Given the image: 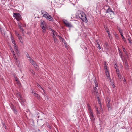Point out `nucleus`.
Returning a JSON list of instances; mask_svg holds the SVG:
<instances>
[{
	"instance_id": "obj_1",
	"label": "nucleus",
	"mask_w": 132,
	"mask_h": 132,
	"mask_svg": "<svg viewBox=\"0 0 132 132\" xmlns=\"http://www.w3.org/2000/svg\"><path fill=\"white\" fill-rule=\"evenodd\" d=\"M41 12L42 14H43V17L47 18L51 21H52L53 20V18L48 14L47 12H44L43 10H42Z\"/></svg>"
},
{
	"instance_id": "obj_2",
	"label": "nucleus",
	"mask_w": 132,
	"mask_h": 132,
	"mask_svg": "<svg viewBox=\"0 0 132 132\" xmlns=\"http://www.w3.org/2000/svg\"><path fill=\"white\" fill-rule=\"evenodd\" d=\"M79 16L80 18L82 20V21L86 23L88 22L87 18L86 17V15L85 13L84 12L80 13L79 14Z\"/></svg>"
},
{
	"instance_id": "obj_3",
	"label": "nucleus",
	"mask_w": 132,
	"mask_h": 132,
	"mask_svg": "<svg viewBox=\"0 0 132 132\" xmlns=\"http://www.w3.org/2000/svg\"><path fill=\"white\" fill-rule=\"evenodd\" d=\"M106 13L109 14L108 15L109 18L112 19L113 18V15H114V12L110 8H109L107 10Z\"/></svg>"
},
{
	"instance_id": "obj_4",
	"label": "nucleus",
	"mask_w": 132,
	"mask_h": 132,
	"mask_svg": "<svg viewBox=\"0 0 132 132\" xmlns=\"http://www.w3.org/2000/svg\"><path fill=\"white\" fill-rule=\"evenodd\" d=\"M13 15V16L16 18L17 21H19L21 19L22 17L20 14L19 13H14Z\"/></svg>"
},
{
	"instance_id": "obj_5",
	"label": "nucleus",
	"mask_w": 132,
	"mask_h": 132,
	"mask_svg": "<svg viewBox=\"0 0 132 132\" xmlns=\"http://www.w3.org/2000/svg\"><path fill=\"white\" fill-rule=\"evenodd\" d=\"M63 22L67 27H72V26L70 24L67 20H64Z\"/></svg>"
},
{
	"instance_id": "obj_6",
	"label": "nucleus",
	"mask_w": 132,
	"mask_h": 132,
	"mask_svg": "<svg viewBox=\"0 0 132 132\" xmlns=\"http://www.w3.org/2000/svg\"><path fill=\"white\" fill-rule=\"evenodd\" d=\"M119 31L122 37V38L123 39V40L124 41L125 43H126V39L123 36V33L122 32V30L119 29Z\"/></svg>"
},
{
	"instance_id": "obj_7",
	"label": "nucleus",
	"mask_w": 132,
	"mask_h": 132,
	"mask_svg": "<svg viewBox=\"0 0 132 132\" xmlns=\"http://www.w3.org/2000/svg\"><path fill=\"white\" fill-rule=\"evenodd\" d=\"M40 27L42 28H44L46 27V23L44 22H42L41 23Z\"/></svg>"
},
{
	"instance_id": "obj_8",
	"label": "nucleus",
	"mask_w": 132,
	"mask_h": 132,
	"mask_svg": "<svg viewBox=\"0 0 132 132\" xmlns=\"http://www.w3.org/2000/svg\"><path fill=\"white\" fill-rule=\"evenodd\" d=\"M105 73L106 75L107 76L108 78H110V76L109 75V73L108 70L105 71Z\"/></svg>"
},
{
	"instance_id": "obj_9",
	"label": "nucleus",
	"mask_w": 132,
	"mask_h": 132,
	"mask_svg": "<svg viewBox=\"0 0 132 132\" xmlns=\"http://www.w3.org/2000/svg\"><path fill=\"white\" fill-rule=\"evenodd\" d=\"M30 62L32 64V65L34 66H36L37 64L32 59L30 60Z\"/></svg>"
},
{
	"instance_id": "obj_10",
	"label": "nucleus",
	"mask_w": 132,
	"mask_h": 132,
	"mask_svg": "<svg viewBox=\"0 0 132 132\" xmlns=\"http://www.w3.org/2000/svg\"><path fill=\"white\" fill-rule=\"evenodd\" d=\"M126 38L129 41V42L130 43H132L131 42V38L128 35V36H126Z\"/></svg>"
},
{
	"instance_id": "obj_11",
	"label": "nucleus",
	"mask_w": 132,
	"mask_h": 132,
	"mask_svg": "<svg viewBox=\"0 0 132 132\" xmlns=\"http://www.w3.org/2000/svg\"><path fill=\"white\" fill-rule=\"evenodd\" d=\"M58 37L59 38L60 40H62L63 42L65 44V41L64 39L60 36H58Z\"/></svg>"
},
{
	"instance_id": "obj_12",
	"label": "nucleus",
	"mask_w": 132,
	"mask_h": 132,
	"mask_svg": "<svg viewBox=\"0 0 132 132\" xmlns=\"http://www.w3.org/2000/svg\"><path fill=\"white\" fill-rule=\"evenodd\" d=\"M90 119L92 120H94V116H93V112H91V113H90Z\"/></svg>"
},
{
	"instance_id": "obj_13",
	"label": "nucleus",
	"mask_w": 132,
	"mask_h": 132,
	"mask_svg": "<svg viewBox=\"0 0 132 132\" xmlns=\"http://www.w3.org/2000/svg\"><path fill=\"white\" fill-rule=\"evenodd\" d=\"M18 25L20 30L22 31V32L23 33H24V30L22 27L19 24Z\"/></svg>"
},
{
	"instance_id": "obj_14",
	"label": "nucleus",
	"mask_w": 132,
	"mask_h": 132,
	"mask_svg": "<svg viewBox=\"0 0 132 132\" xmlns=\"http://www.w3.org/2000/svg\"><path fill=\"white\" fill-rule=\"evenodd\" d=\"M34 96L37 97V99L39 98V95L37 93H34Z\"/></svg>"
},
{
	"instance_id": "obj_15",
	"label": "nucleus",
	"mask_w": 132,
	"mask_h": 132,
	"mask_svg": "<svg viewBox=\"0 0 132 132\" xmlns=\"http://www.w3.org/2000/svg\"><path fill=\"white\" fill-rule=\"evenodd\" d=\"M46 27L44 28H42V32L43 33H45L46 31Z\"/></svg>"
},
{
	"instance_id": "obj_16",
	"label": "nucleus",
	"mask_w": 132,
	"mask_h": 132,
	"mask_svg": "<svg viewBox=\"0 0 132 132\" xmlns=\"http://www.w3.org/2000/svg\"><path fill=\"white\" fill-rule=\"evenodd\" d=\"M119 55L121 57L122 59V51H120V50L119 49Z\"/></svg>"
},
{
	"instance_id": "obj_17",
	"label": "nucleus",
	"mask_w": 132,
	"mask_h": 132,
	"mask_svg": "<svg viewBox=\"0 0 132 132\" xmlns=\"http://www.w3.org/2000/svg\"><path fill=\"white\" fill-rule=\"evenodd\" d=\"M98 90L96 88V87H94L93 88V92H96L97 93Z\"/></svg>"
},
{
	"instance_id": "obj_18",
	"label": "nucleus",
	"mask_w": 132,
	"mask_h": 132,
	"mask_svg": "<svg viewBox=\"0 0 132 132\" xmlns=\"http://www.w3.org/2000/svg\"><path fill=\"white\" fill-rule=\"evenodd\" d=\"M96 42L98 45V49L100 50L101 49V48L98 40H96Z\"/></svg>"
},
{
	"instance_id": "obj_19",
	"label": "nucleus",
	"mask_w": 132,
	"mask_h": 132,
	"mask_svg": "<svg viewBox=\"0 0 132 132\" xmlns=\"http://www.w3.org/2000/svg\"><path fill=\"white\" fill-rule=\"evenodd\" d=\"M54 36L53 35V39H54V43H55L56 41L57 40V38L55 36Z\"/></svg>"
},
{
	"instance_id": "obj_20",
	"label": "nucleus",
	"mask_w": 132,
	"mask_h": 132,
	"mask_svg": "<svg viewBox=\"0 0 132 132\" xmlns=\"http://www.w3.org/2000/svg\"><path fill=\"white\" fill-rule=\"evenodd\" d=\"M13 76L14 77L15 79V81H18V79H17V76H16V74H14L13 75Z\"/></svg>"
},
{
	"instance_id": "obj_21",
	"label": "nucleus",
	"mask_w": 132,
	"mask_h": 132,
	"mask_svg": "<svg viewBox=\"0 0 132 132\" xmlns=\"http://www.w3.org/2000/svg\"><path fill=\"white\" fill-rule=\"evenodd\" d=\"M18 38L20 40V42L21 43H22L23 42L22 41H21V40H22V37L21 36H18Z\"/></svg>"
},
{
	"instance_id": "obj_22",
	"label": "nucleus",
	"mask_w": 132,
	"mask_h": 132,
	"mask_svg": "<svg viewBox=\"0 0 132 132\" xmlns=\"http://www.w3.org/2000/svg\"><path fill=\"white\" fill-rule=\"evenodd\" d=\"M95 108L96 109V111H97V114H100V112L98 111V108L95 106Z\"/></svg>"
},
{
	"instance_id": "obj_23",
	"label": "nucleus",
	"mask_w": 132,
	"mask_h": 132,
	"mask_svg": "<svg viewBox=\"0 0 132 132\" xmlns=\"http://www.w3.org/2000/svg\"><path fill=\"white\" fill-rule=\"evenodd\" d=\"M18 98H19V99L21 101H22V99H23V98H22V96L21 95H20V96H19L18 97Z\"/></svg>"
},
{
	"instance_id": "obj_24",
	"label": "nucleus",
	"mask_w": 132,
	"mask_h": 132,
	"mask_svg": "<svg viewBox=\"0 0 132 132\" xmlns=\"http://www.w3.org/2000/svg\"><path fill=\"white\" fill-rule=\"evenodd\" d=\"M117 74L118 75V77L120 79H121V77L120 75V74L119 73H118V74Z\"/></svg>"
},
{
	"instance_id": "obj_25",
	"label": "nucleus",
	"mask_w": 132,
	"mask_h": 132,
	"mask_svg": "<svg viewBox=\"0 0 132 132\" xmlns=\"http://www.w3.org/2000/svg\"><path fill=\"white\" fill-rule=\"evenodd\" d=\"M57 34L56 32L53 33V36H57Z\"/></svg>"
},
{
	"instance_id": "obj_26",
	"label": "nucleus",
	"mask_w": 132,
	"mask_h": 132,
	"mask_svg": "<svg viewBox=\"0 0 132 132\" xmlns=\"http://www.w3.org/2000/svg\"><path fill=\"white\" fill-rule=\"evenodd\" d=\"M15 32L16 35L18 37V36H20L19 34L16 31H15Z\"/></svg>"
},
{
	"instance_id": "obj_27",
	"label": "nucleus",
	"mask_w": 132,
	"mask_h": 132,
	"mask_svg": "<svg viewBox=\"0 0 132 132\" xmlns=\"http://www.w3.org/2000/svg\"><path fill=\"white\" fill-rule=\"evenodd\" d=\"M16 94L18 97L19 96H20V95H21L20 93L19 92H18L16 93Z\"/></svg>"
},
{
	"instance_id": "obj_28",
	"label": "nucleus",
	"mask_w": 132,
	"mask_h": 132,
	"mask_svg": "<svg viewBox=\"0 0 132 132\" xmlns=\"http://www.w3.org/2000/svg\"><path fill=\"white\" fill-rule=\"evenodd\" d=\"M107 106L108 108H110V104H109V103H107Z\"/></svg>"
},
{
	"instance_id": "obj_29",
	"label": "nucleus",
	"mask_w": 132,
	"mask_h": 132,
	"mask_svg": "<svg viewBox=\"0 0 132 132\" xmlns=\"http://www.w3.org/2000/svg\"><path fill=\"white\" fill-rule=\"evenodd\" d=\"M116 72L117 73V74H118V73H119V70L118 69H116Z\"/></svg>"
},
{
	"instance_id": "obj_30",
	"label": "nucleus",
	"mask_w": 132,
	"mask_h": 132,
	"mask_svg": "<svg viewBox=\"0 0 132 132\" xmlns=\"http://www.w3.org/2000/svg\"><path fill=\"white\" fill-rule=\"evenodd\" d=\"M88 110L89 111V113H91V112H92V110L91 109V108L88 109Z\"/></svg>"
},
{
	"instance_id": "obj_31",
	"label": "nucleus",
	"mask_w": 132,
	"mask_h": 132,
	"mask_svg": "<svg viewBox=\"0 0 132 132\" xmlns=\"http://www.w3.org/2000/svg\"><path fill=\"white\" fill-rule=\"evenodd\" d=\"M13 111L15 114H16L17 113V112L16 109L13 110Z\"/></svg>"
},
{
	"instance_id": "obj_32",
	"label": "nucleus",
	"mask_w": 132,
	"mask_h": 132,
	"mask_svg": "<svg viewBox=\"0 0 132 132\" xmlns=\"http://www.w3.org/2000/svg\"><path fill=\"white\" fill-rule=\"evenodd\" d=\"M17 81V84H18V85H19V86H20L21 85V83L20 82L18 81H18Z\"/></svg>"
},
{
	"instance_id": "obj_33",
	"label": "nucleus",
	"mask_w": 132,
	"mask_h": 132,
	"mask_svg": "<svg viewBox=\"0 0 132 132\" xmlns=\"http://www.w3.org/2000/svg\"><path fill=\"white\" fill-rule=\"evenodd\" d=\"M125 65L126 66H128V63L126 61L125 62Z\"/></svg>"
},
{
	"instance_id": "obj_34",
	"label": "nucleus",
	"mask_w": 132,
	"mask_h": 132,
	"mask_svg": "<svg viewBox=\"0 0 132 132\" xmlns=\"http://www.w3.org/2000/svg\"><path fill=\"white\" fill-rule=\"evenodd\" d=\"M87 107H88V109H89V108H91L90 107V105L88 103L87 104Z\"/></svg>"
},
{
	"instance_id": "obj_35",
	"label": "nucleus",
	"mask_w": 132,
	"mask_h": 132,
	"mask_svg": "<svg viewBox=\"0 0 132 132\" xmlns=\"http://www.w3.org/2000/svg\"><path fill=\"white\" fill-rule=\"evenodd\" d=\"M26 56L28 58H30V57L29 56V55L28 53H27V54L26 55Z\"/></svg>"
},
{
	"instance_id": "obj_36",
	"label": "nucleus",
	"mask_w": 132,
	"mask_h": 132,
	"mask_svg": "<svg viewBox=\"0 0 132 132\" xmlns=\"http://www.w3.org/2000/svg\"><path fill=\"white\" fill-rule=\"evenodd\" d=\"M115 68L116 69L118 68L117 65L116 64H115Z\"/></svg>"
},
{
	"instance_id": "obj_37",
	"label": "nucleus",
	"mask_w": 132,
	"mask_h": 132,
	"mask_svg": "<svg viewBox=\"0 0 132 132\" xmlns=\"http://www.w3.org/2000/svg\"><path fill=\"white\" fill-rule=\"evenodd\" d=\"M38 66L36 64V66H34V67L35 68V69H38Z\"/></svg>"
},
{
	"instance_id": "obj_38",
	"label": "nucleus",
	"mask_w": 132,
	"mask_h": 132,
	"mask_svg": "<svg viewBox=\"0 0 132 132\" xmlns=\"http://www.w3.org/2000/svg\"><path fill=\"white\" fill-rule=\"evenodd\" d=\"M104 69H105V71L107 70L108 69H107V67L106 66H104Z\"/></svg>"
},
{
	"instance_id": "obj_39",
	"label": "nucleus",
	"mask_w": 132,
	"mask_h": 132,
	"mask_svg": "<svg viewBox=\"0 0 132 132\" xmlns=\"http://www.w3.org/2000/svg\"><path fill=\"white\" fill-rule=\"evenodd\" d=\"M51 31H52L53 34V33H54L55 32V31H54V30H53V29H51Z\"/></svg>"
},
{
	"instance_id": "obj_40",
	"label": "nucleus",
	"mask_w": 132,
	"mask_h": 132,
	"mask_svg": "<svg viewBox=\"0 0 132 132\" xmlns=\"http://www.w3.org/2000/svg\"><path fill=\"white\" fill-rule=\"evenodd\" d=\"M12 109L13 110L14 109H15V107H14V105H13V106L12 107Z\"/></svg>"
},
{
	"instance_id": "obj_41",
	"label": "nucleus",
	"mask_w": 132,
	"mask_h": 132,
	"mask_svg": "<svg viewBox=\"0 0 132 132\" xmlns=\"http://www.w3.org/2000/svg\"><path fill=\"white\" fill-rule=\"evenodd\" d=\"M123 49L124 52H125L126 51V49L124 47H123Z\"/></svg>"
},
{
	"instance_id": "obj_42",
	"label": "nucleus",
	"mask_w": 132,
	"mask_h": 132,
	"mask_svg": "<svg viewBox=\"0 0 132 132\" xmlns=\"http://www.w3.org/2000/svg\"><path fill=\"white\" fill-rule=\"evenodd\" d=\"M14 47H16V44H14Z\"/></svg>"
},
{
	"instance_id": "obj_43",
	"label": "nucleus",
	"mask_w": 132,
	"mask_h": 132,
	"mask_svg": "<svg viewBox=\"0 0 132 132\" xmlns=\"http://www.w3.org/2000/svg\"><path fill=\"white\" fill-rule=\"evenodd\" d=\"M97 98H98V101L99 102V104L100 103L99 102H100V100H99V97H98Z\"/></svg>"
},
{
	"instance_id": "obj_44",
	"label": "nucleus",
	"mask_w": 132,
	"mask_h": 132,
	"mask_svg": "<svg viewBox=\"0 0 132 132\" xmlns=\"http://www.w3.org/2000/svg\"><path fill=\"white\" fill-rule=\"evenodd\" d=\"M107 32L108 33V35H109V33H110V32H109V31H107Z\"/></svg>"
},
{
	"instance_id": "obj_45",
	"label": "nucleus",
	"mask_w": 132,
	"mask_h": 132,
	"mask_svg": "<svg viewBox=\"0 0 132 132\" xmlns=\"http://www.w3.org/2000/svg\"><path fill=\"white\" fill-rule=\"evenodd\" d=\"M37 86H38L39 87H41V86H40V85L38 84Z\"/></svg>"
},
{
	"instance_id": "obj_46",
	"label": "nucleus",
	"mask_w": 132,
	"mask_h": 132,
	"mask_svg": "<svg viewBox=\"0 0 132 132\" xmlns=\"http://www.w3.org/2000/svg\"><path fill=\"white\" fill-rule=\"evenodd\" d=\"M112 86H113V88L115 86H114V84H112Z\"/></svg>"
},
{
	"instance_id": "obj_47",
	"label": "nucleus",
	"mask_w": 132,
	"mask_h": 132,
	"mask_svg": "<svg viewBox=\"0 0 132 132\" xmlns=\"http://www.w3.org/2000/svg\"><path fill=\"white\" fill-rule=\"evenodd\" d=\"M34 93H35V92L34 91H32V94H34Z\"/></svg>"
},
{
	"instance_id": "obj_48",
	"label": "nucleus",
	"mask_w": 132,
	"mask_h": 132,
	"mask_svg": "<svg viewBox=\"0 0 132 132\" xmlns=\"http://www.w3.org/2000/svg\"><path fill=\"white\" fill-rule=\"evenodd\" d=\"M96 87H97L98 86V85L97 84H96Z\"/></svg>"
},
{
	"instance_id": "obj_49",
	"label": "nucleus",
	"mask_w": 132,
	"mask_h": 132,
	"mask_svg": "<svg viewBox=\"0 0 132 132\" xmlns=\"http://www.w3.org/2000/svg\"><path fill=\"white\" fill-rule=\"evenodd\" d=\"M108 103H109V104H110V101H108Z\"/></svg>"
},
{
	"instance_id": "obj_50",
	"label": "nucleus",
	"mask_w": 132,
	"mask_h": 132,
	"mask_svg": "<svg viewBox=\"0 0 132 132\" xmlns=\"http://www.w3.org/2000/svg\"><path fill=\"white\" fill-rule=\"evenodd\" d=\"M52 29L51 28H49V29L51 30V29Z\"/></svg>"
},
{
	"instance_id": "obj_51",
	"label": "nucleus",
	"mask_w": 132,
	"mask_h": 132,
	"mask_svg": "<svg viewBox=\"0 0 132 132\" xmlns=\"http://www.w3.org/2000/svg\"><path fill=\"white\" fill-rule=\"evenodd\" d=\"M31 72L33 74H34V72L33 71H32V72Z\"/></svg>"
},
{
	"instance_id": "obj_52",
	"label": "nucleus",
	"mask_w": 132,
	"mask_h": 132,
	"mask_svg": "<svg viewBox=\"0 0 132 132\" xmlns=\"http://www.w3.org/2000/svg\"><path fill=\"white\" fill-rule=\"evenodd\" d=\"M12 52L13 53H14V51H12Z\"/></svg>"
},
{
	"instance_id": "obj_53",
	"label": "nucleus",
	"mask_w": 132,
	"mask_h": 132,
	"mask_svg": "<svg viewBox=\"0 0 132 132\" xmlns=\"http://www.w3.org/2000/svg\"><path fill=\"white\" fill-rule=\"evenodd\" d=\"M14 41L13 40V41H12V43H14Z\"/></svg>"
},
{
	"instance_id": "obj_54",
	"label": "nucleus",
	"mask_w": 132,
	"mask_h": 132,
	"mask_svg": "<svg viewBox=\"0 0 132 132\" xmlns=\"http://www.w3.org/2000/svg\"><path fill=\"white\" fill-rule=\"evenodd\" d=\"M126 81V80H125V79H124V82H125V81Z\"/></svg>"
},
{
	"instance_id": "obj_55",
	"label": "nucleus",
	"mask_w": 132,
	"mask_h": 132,
	"mask_svg": "<svg viewBox=\"0 0 132 132\" xmlns=\"http://www.w3.org/2000/svg\"><path fill=\"white\" fill-rule=\"evenodd\" d=\"M115 36H116V35H115Z\"/></svg>"
},
{
	"instance_id": "obj_56",
	"label": "nucleus",
	"mask_w": 132,
	"mask_h": 132,
	"mask_svg": "<svg viewBox=\"0 0 132 132\" xmlns=\"http://www.w3.org/2000/svg\"><path fill=\"white\" fill-rule=\"evenodd\" d=\"M115 36H116V35H115Z\"/></svg>"
}]
</instances>
